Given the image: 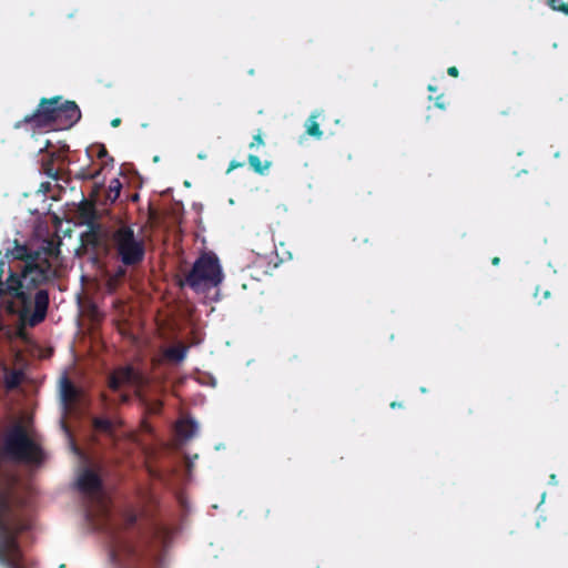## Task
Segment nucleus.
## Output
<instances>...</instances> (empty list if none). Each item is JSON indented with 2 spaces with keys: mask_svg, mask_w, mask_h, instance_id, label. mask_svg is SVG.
I'll use <instances>...</instances> for the list:
<instances>
[{
  "mask_svg": "<svg viewBox=\"0 0 568 568\" xmlns=\"http://www.w3.org/2000/svg\"><path fill=\"white\" fill-rule=\"evenodd\" d=\"M54 275L55 270L48 260L37 257L23 263L20 276L11 275L7 280V294L16 300L23 322L36 325L44 318L49 302L47 292L38 291L36 293L33 311L30 292L37 285L50 280Z\"/></svg>",
  "mask_w": 568,
  "mask_h": 568,
  "instance_id": "obj_1",
  "label": "nucleus"
},
{
  "mask_svg": "<svg viewBox=\"0 0 568 568\" xmlns=\"http://www.w3.org/2000/svg\"><path fill=\"white\" fill-rule=\"evenodd\" d=\"M7 490L8 484L0 481V562L9 568H21V552L14 538L24 525L10 509Z\"/></svg>",
  "mask_w": 568,
  "mask_h": 568,
  "instance_id": "obj_2",
  "label": "nucleus"
},
{
  "mask_svg": "<svg viewBox=\"0 0 568 568\" xmlns=\"http://www.w3.org/2000/svg\"><path fill=\"white\" fill-rule=\"evenodd\" d=\"M81 113L74 102H62L61 98L42 100L37 112L27 121L39 129L62 130L72 126L80 120Z\"/></svg>",
  "mask_w": 568,
  "mask_h": 568,
  "instance_id": "obj_3",
  "label": "nucleus"
},
{
  "mask_svg": "<svg viewBox=\"0 0 568 568\" xmlns=\"http://www.w3.org/2000/svg\"><path fill=\"white\" fill-rule=\"evenodd\" d=\"M4 454L13 459L30 464L40 462L41 452L29 427L28 419L17 422L4 439Z\"/></svg>",
  "mask_w": 568,
  "mask_h": 568,
  "instance_id": "obj_4",
  "label": "nucleus"
},
{
  "mask_svg": "<svg viewBox=\"0 0 568 568\" xmlns=\"http://www.w3.org/2000/svg\"><path fill=\"white\" fill-rule=\"evenodd\" d=\"M223 281V272L219 260L211 253H205L196 260L186 277V283L197 293L219 286Z\"/></svg>",
  "mask_w": 568,
  "mask_h": 568,
  "instance_id": "obj_5",
  "label": "nucleus"
},
{
  "mask_svg": "<svg viewBox=\"0 0 568 568\" xmlns=\"http://www.w3.org/2000/svg\"><path fill=\"white\" fill-rule=\"evenodd\" d=\"M112 245L125 265H135L143 260L144 242L129 226H121L113 233Z\"/></svg>",
  "mask_w": 568,
  "mask_h": 568,
  "instance_id": "obj_6",
  "label": "nucleus"
},
{
  "mask_svg": "<svg viewBox=\"0 0 568 568\" xmlns=\"http://www.w3.org/2000/svg\"><path fill=\"white\" fill-rule=\"evenodd\" d=\"M82 393L73 386L65 377L60 381V398L64 414H70L73 406L81 400Z\"/></svg>",
  "mask_w": 568,
  "mask_h": 568,
  "instance_id": "obj_7",
  "label": "nucleus"
},
{
  "mask_svg": "<svg viewBox=\"0 0 568 568\" xmlns=\"http://www.w3.org/2000/svg\"><path fill=\"white\" fill-rule=\"evenodd\" d=\"M79 488L89 495H95L100 489V479L91 468H83L77 478Z\"/></svg>",
  "mask_w": 568,
  "mask_h": 568,
  "instance_id": "obj_8",
  "label": "nucleus"
},
{
  "mask_svg": "<svg viewBox=\"0 0 568 568\" xmlns=\"http://www.w3.org/2000/svg\"><path fill=\"white\" fill-rule=\"evenodd\" d=\"M139 375L132 368L125 367L116 371L110 378L109 385L112 389H118L124 384H136Z\"/></svg>",
  "mask_w": 568,
  "mask_h": 568,
  "instance_id": "obj_9",
  "label": "nucleus"
},
{
  "mask_svg": "<svg viewBox=\"0 0 568 568\" xmlns=\"http://www.w3.org/2000/svg\"><path fill=\"white\" fill-rule=\"evenodd\" d=\"M197 432V424L190 418H181L175 425V433L180 440H189Z\"/></svg>",
  "mask_w": 568,
  "mask_h": 568,
  "instance_id": "obj_10",
  "label": "nucleus"
},
{
  "mask_svg": "<svg viewBox=\"0 0 568 568\" xmlns=\"http://www.w3.org/2000/svg\"><path fill=\"white\" fill-rule=\"evenodd\" d=\"M186 348L182 345L170 347L165 351V357L172 362H182L185 357Z\"/></svg>",
  "mask_w": 568,
  "mask_h": 568,
  "instance_id": "obj_11",
  "label": "nucleus"
},
{
  "mask_svg": "<svg viewBox=\"0 0 568 568\" xmlns=\"http://www.w3.org/2000/svg\"><path fill=\"white\" fill-rule=\"evenodd\" d=\"M12 247H7V256H11L17 260H22L27 255V247L13 242Z\"/></svg>",
  "mask_w": 568,
  "mask_h": 568,
  "instance_id": "obj_12",
  "label": "nucleus"
},
{
  "mask_svg": "<svg viewBox=\"0 0 568 568\" xmlns=\"http://www.w3.org/2000/svg\"><path fill=\"white\" fill-rule=\"evenodd\" d=\"M318 114H312L311 118L306 121V132L316 138L322 136V131L320 130L318 123L316 121Z\"/></svg>",
  "mask_w": 568,
  "mask_h": 568,
  "instance_id": "obj_13",
  "label": "nucleus"
},
{
  "mask_svg": "<svg viewBox=\"0 0 568 568\" xmlns=\"http://www.w3.org/2000/svg\"><path fill=\"white\" fill-rule=\"evenodd\" d=\"M21 374L18 371L8 372L7 368H4V383L8 388H12L17 386L20 382Z\"/></svg>",
  "mask_w": 568,
  "mask_h": 568,
  "instance_id": "obj_14",
  "label": "nucleus"
},
{
  "mask_svg": "<svg viewBox=\"0 0 568 568\" xmlns=\"http://www.w3.org/2000/svg\"><path fill=\"white\" fill-rule=\"evenodd\" d=\"M248 163L254 169V171H256L257 173H261V174L266 172L270 168L268 162H265L264 164H262L261 160L256 155H250Z\"/></svg>",
  "mask_w": 568,
  "mask_h": 568,
  "instance_id": "obj_15",
  "label": "nucleus"
},
{
  "mask_svg": "<svg viewBox=\"0 0 568 568\" xmlns=\"http://www.w3.org/2000/svg\"><path fill=\"white\" fill-rule=\"evenodd\" d=\"M93 424L97 429L102 432H109L111 429V423L108 419L95 418Z\"/></svg>",
  "mask_w": 568,
  "mask_h": 568,
  "instance_id": "obj_16",
  "label": "nucleus"
},
{
  "mask_svg": "<svg viewBox=\"0 0 568 568\" xmlns=\"http://www.w3.org/2000/svg\"><path fill=\"white\" fill-rule=\"evenodd\" d=\"M549 4L554 10L568 14V3H564L562 0H549Z\"/></svg>",
  "mask_w": 568,
  "mask_h": 568,
  "instance_id": "obj_17",
  "label": "nucleus"
},
{
  "mask_svg": "<svg viewBox=\"0 0 568 568\" xmlns=\"http://www.w3.org/2000/svg\"><path fill=\"white\" fill-rule=\"evenodd\" d=\"M120 187H121V184H120L119 180L114 179V180L111 181V183H110V191L114 192L115 196H118V194L120 192Z\"/></svg>",
  "mask_w": 568,
  "mask_h": 568,
  "instance_id": "obj_18",
  "label": "nucleus"
},
{
  "mask_svg": "<svg viewBox=\"0 0 568 568\" xmlns=\"http://www.w3.org/2000/svg\"><path fill=\"white\" fill-rule=\"evenodd\" d=\"M264 144V141L261 136V134H256L254 138H253V141L252 143L250 144L251 148H255V146H262Z\"/></svg>",
  "mask_w": 568,
  "mask_h": 568,
  "instance_id": "obj_19",
  "label": "nucleus"
},
{
  "mask_svg": "<svg viewBox=\"0 0 568 568\" xmlns=\"http://www.w3.org/2000/svg\"><path fill=\"white\" fill-rule=\"evenodd\" d=\"M448 74L452 75V77H457L458 75V70L456 67H450L448 69Z\"/></svg>",
  "mask_w": 568,
  "mask_h": 568,
  "instance_id": "obj_20",
  "label": "nucleus"
},
{
  "mask_svg": "<svg viewBox=\"0 0 568 568\" xmlns=\"http://www.w3.org/2000/svg\"><path fill=\"white\" fill-rule=\"evenodd\" d=\"M119 124H120V119H114V120H112V122H111V125H112V126H118Z\"/></svg>",
  "mask_w": 568,
  "mask_h": 568,
  "instance_id": "obj_21",
  "label": "nucleus"
},
{
  "mask_svg": "<svg viewBox=\"0 0 568 568\" xmlns=\"http://www.w3.org/2000/svg\"><path fill=\"white\" fill-rule=\"evenodd\" d=\"M105 152H106V151H105V149H104L103 146H102V148H100V150H99V156L104 155V154H105Z\"/></svg>",
  "mask_w": 568,
  "mask_h": 568,
  "instance_id": "obj_22",
  "label": "nucleus"
},
{
  "mask_svg": "<svg viewBox=\"0 0 568 568\" xmlns=\"http://www.w3.org/2000/svg\"><path fill=\"white\" fill-rule=\"evenodd\" d=\"M197 158H199V159H201V160H203V159H205V154H204V153H199V154H197Z\"/></svg>",
  "mask_w": 568,
  "mask_h": 568,
  "instance_id": "obj_23",
  "label": "nucleus"
},
{
  "mask_svg": "<svg viewBox=\"0 0 568 568\" xmlns=\"http://www.w3.org/2000/svg\"><path fill=\"white\" fill-rule=\"evenodd\" d=\"M498 263H499V258H498V257H495V258L493 260V264H494V265H497Z\"/></svg>",
  "mask_w": 568,
  "mask_h": 568,
  "instance_id": "obj_24",
  "label": "nucleus"
}]
</instances>
